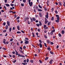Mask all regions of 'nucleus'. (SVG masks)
Wrapping results in <instances>:
<instances>
[{
  "label": "nucleus",
  "mask_w": 65,
  "mask_h": 65,
  "mask_svg": "<svg viewBox=\"0 0 65 65\" xmlns=\"http://www.w3.org/2000/svg\"><path fill=\"white\" fill-rule=\"evenodd\" d=\"M56 17H57V20H55V22H57V23L59 22V20H60V17H59V16L58 15L56 14L55 15Z\"/></svg>",
  "instance_id": "1"
},
{
  "label": "nucleus",
  "mask_w": 65,
  "mask_h": 65,
  "mask_svg": "<svg viewBox=\"0 0 65 65\" xmlns=\"http://www.w3.org/2000/svg\"><path fill=\"white\" fill-rule=\"evenodd\" d=\"M30 1H31V0H28V3L29 4V5L30 6H32V4H33V3L31 2H30Z\"/></svg>",
  "instance_id": "2"
},
{
  "label": "nucleus",
  "mask_w": 65,
  "mask_h": 65,
  "mask_svg": "<svg viewBox=\"0 0 65 65\" xmlns=\"http://www.w3.org/2000/svg\"><path fill=\"white\" fill-rule=\"evenodd\" d=\"M16 55H18V56H19L20 57H23V58H24V57H25V56L22 55H21L20 54H17V53H15Z\"/></svg>",
  "instance_id": "3"
},
{
  "label": "nucleus",
  "mask_w": 65,
  "mask_h": 65,
  "mask_svg": "<svg viewBox=\"0 0 65 65\" xmlns=\"http://www.w3.org/2000/svg\"><path fill=\"white\" fill-rule=\"evenodd\" d=\"M47 26L45 25H44L43 26V28H44L45 30H46L47 29H48V27H46Z\"/></svg>",
  "instance_id": "4"
},
{
  "label": "nucleus",
  "mask_w": 65,
  "mask_h": 65,
  "mask_svg": "<svg viewBox=\"0 0 65 65\" xmlns=\"http://www.w3.org/2000/svg\"><path fill=\"white\" fill-rule=\"evenodd\" d=\"M24 41H25L24 42L26 44H28L29 43V41L26 40H24Z\"/></svg>",
  "instance_id": "5"
},
{
  "label": "nucleus",
  "mask_w": 65,
  "mask_h": 65,
  "mask_svg": "<svg viewBox=\"0 0 65 65\" xmlns=\"http://www.w3.org/2000/svg\"><path fill=\"white\" fill-rule=\"evenodd\" d=\"M47 23H48L47 20L46 18H45V24H46Z\"/></svg>",
  "instance_id": "6"
},
{
  "label": "nucleus",
  "mask_w": 65,
  "mask_h": 65,
  "mask_svg": "<svg viewBox=\"0 0 65 65\" xmlns=\"http://www.w3.org/2000/svg\"><path fill=\"white\" fill-rule=\"evenodd\" d=\"M7 23L8 26H10V21H7Z\"/></svg>",
  "instance_id": "7"
},
{
  "label": "nucleus",
  "mask_w": 65,
  "mask_h": 65,
  "mask_svg": "<svg viewBox=\"0 0 65 65\" xmlns=\"http://www.w3.org/2000/svg\"><path fill=\"white\" fill-rule=\"evenodd\" d=\"M53 60L52 59H51L49 61V63L50 64H52L53 63Z\"/></svg>",
  "instance_id": "8"
},
{
  "label": "nucleus",
  "mask_w": 65,
  "mask_h": 65,
  "mask_svg": "<svg viewBox=\"0 0 65 65\" xmlns=\"http://www.w3.org/2000/svg\"><path fill=\"white\" fill-rule=\"evenodd\" d=\"M12 62L13 63H15L17 62V60H16V59H13Z\"/></svg>",
  "instance_id": "9"
},
{
  "label": "nucleus",
  "mask_w": 65,
  "mask_h": 65,
  "mask_svg": "<svg viewBox=\"0 0 65 65\" xmlns=\"http://www.w3.org/2000/svg\"><path fill=\"white\" fill-rule=\"evenodd\" d=\"M39 15L40 16V17L41 18L42 17V14L41 13V12H39Z\"/></svg>",
  "instance_id": "10"
},
{
  "label": "nucleus",
  "mask_w": 65,
  "mask_h": 65,
  "mask_svg": "<svg viewBox=\"0 0 65 65\" xmlns=\"http://www.w3.org/2000/svg\"><path fill=\"white\" fill-rule=\"evenodd\" d=\"M39 45H40V47L41 48V47H42V45L41 43H39Z\"/></svg>",
  "instance_id": "11"
},
{
  "label": "nucleus",
  "mask_w": 65,
  "mask_h": 65,
  "mask_svg": "<svg viewBox=\"0 0 65 65\" xmlns=\"http://www.w3.org/2000/svg\"><path fill=\"white\" fill-rule=\"evenodd\" d=\"M6 42V40L5 39H4L3 40V43H4V44Z\"/></svg>",
  "instance_id": "12"
},
{
  "label": "nucleus",
  "mask_w": 65,
  "mask_h": 65,
  "mask_svg": "<svg viewBox=\"0 0 65 65\" xmlns=\"http://www.w3.org/2000/svg\"><path fill=\"white\" fill-rule=\"evenodd\" d=\"M48 58H49L48 57H46L44 59V60L46 61V60H48Z\"/></svg>",
  "instance_id": "13"
},
{
  "label": "nucleus",
  "mask_w": 65,
  "mask_h": 65,
  "mask_svg": "<svg viewBox=\"0 0 65 65\" xmlns=\"http://www.w3.org/2000/svg\"><path fill=\"white\" fill-rule=\"evenodd\" d=\"M9 43V42H8L7 41H6V42H5V43H4L5 44H6V45H7V44H8Z\"/></svg>",
  "instance_id": "14"
},
{
  "label": "nucleus",
  "mask_w": 65,
  "mask_h": 65,
  "mask_svg": "<svg viewBox=\"0 0 65 65\" xmlns=\"http://www.w3.org/2000/svg\"><path fill=\"white\" fill-rule=\"evenodd\" d=\"M32 19L35 22L36 21V19L34 17L32 18Z\"/></svg>",
  "instance_id": "15"
},
{
  "label": "nucleus",
  "mask_w": 65,
  "mask_h": 65,
  "mask_svg": "<svg viewBox=\"0 0 65 65\" xmlns=\"http://www.w3.org/2000/svg\"><path fill=\"white\" fill-rule=\"evenodd\" d=\"M39 25H40V26H41V25H42V23H41V22L40 21H39Z\"/></svg>",
  "instance_id": "16"
},
{
  "label": "nucleus",
  "mask_w": 65,
  "mask_h": 65,
  "mask_svg": "<svg viewBox=\"0 0 65 65\" xmlns=\"http://www.w3.org/2000/svg\"><path fill=\"white\" fill-rule=\"evenodd\" d=\"M22 64H23L24 65H27V62H26L25 63H24L23 62H22Z\"/></svg>",
  "instance_id": "17"
},
{
  "label": "nucleus",
  "mask_w": 65,
  "mask_h": 65,
  "mask_svg": "<svg viewBox=\"0 0 65 65\" xmlns=\"http://www.w3.org/2000/svg\"><path fill=\"white\" fill-rule=\"evenodd\" d=\"M38 11H42V10L41 9H37Z\"/></svg>",
  "instance_id": "18"
},
{
  "label": "nucleus",
  "mask_w": 65,
  "mask_h": 65,
  "mask_svg": "<svg viewBox=\"0 0 65 65\" xmlns=\"http://www.w3.org/2000/svg\"><path fill=\"white\" fill-rule=\"evenodd\" d=\"M17 29H18V30H20V26L18 25L17 26Z\"/></svg>",
  "instance_id": "19"
},
{
  "label": "nucleus",
  "mask_w": 65,
  "mask_h": 65,
  "mask_svg": "<svg viewBox=\"0 0 65 65\" xmlns=\"http://www.w3.org/2000/svg\"><path fill=\"white\" fill-rule=\"evenodd\" d=\"M58 4H59L60 6H62V4L60 2H58Z\"/></svg>",
  "instance_id": "20"
},
{
  "label": "nucleus",
  "mask_w": 65,
  "mask_h": 65,
  "mask_svg": "<svg viewBox=\"0 0 65 65\" xmlns=\"http://www.w3.org/2000/svg\"><path fill=\"white\" fill-rule=\"evenodd\" d=\"M47 43H48V44H49L50 43V42L49 40H47Z\"/></svg>",
  "instance_id": "21"
},
{
  "label": "nucleus",
  "mask_w": 65,
  "mask_h": 65,
  "mask_svg": "<svg viewBox=\"0 0 65 65\" xmlns=\"http://www.w3.org/2000/svg\"><path fill=\"white\" fill-rule=\"evenodd\" d=\"M64 33H65V32H64V30H62L61 33L62 34H64Z\"/></svg>",
  "instance_id": "22"
},
{
  "label": "nucleus",
  "mask_w": 65,
  "mask_h": 65,
  "mask_svg": "<svg viewBox=\"0 0 65 65\" xmlns=\"http://www.w3.org/2000/svg\"><path fill=\"white\" fill-rule=\"evenodd\" d=\"M51 21H50L48 23L47 25H50L51 24Z\"/></svg>",
  "instance_id": "23"
},
{
  "label": "nucleus",
  "mask_w": 65,
  "mask_h": 65,
  "mask_svg": "<svg viewBox=\"0 0 65 65\" xmlns=\"http://www.w3.org/2000/svg\"><path fill=\"white\" fill-rule=\"evenodd\" d=\"M34 61V60H31L30 61V62L31 63H33V62Z\"/></svg>",
  "instance_id": "24"
},
{
  "label": "nucleus",
  "mask_w": 65,
  "mask_h": 65,
  "mask_svg": "<svg viewBox=\"0 0 65 65\" xmlns=\"http://www.w3.org/2000/svg\"><path fill=\"white\" fill-rule=\"evenodd\" d=\"M5 28L6 29H8V25H7L6 26Z\"/></svg>",
  "instance_id": "25"
},
{
  "label": "nucleus",
  "mask_w": 65,
  "mask_h": 65,
  "mask_svg": "<svg viewBox=\"0 0 65 65\" xmlns=\"http://www.w3.org/2000/svg\"><path fill=\"white\" fill-rule=\"evenodd\" d=\"M50 54H52V55H54V52H52V51H50Z\"/></svg>",
  "instance_id": "26"
},
{
  "label": "nucleus",
  "mask_w": 65,
  "mask_h": 65,
  "mask_svg": "<svg viewBox=\"0 0 65 65\" xmlns=\"http://www.w3.org/2000/svg\"><path fill=\"white\" fill-rule=\"evenodd\" d=\"M5 5H6V6H10V5H9V4H5Z\"/></svg>",
  "instance_id": "27"
},
{
  "label": "nucleus",
  "mask_w": 65,
  "mask_h": 65,
  "mask_svg": "<svg viewBox=\"0 0 65 65\" xmlns=\"http://www.w3.org/2000/svg\"><path fill=\"white\" fill-rule=\"evenodd\" d=\"M32 36L33 37H35V35H34V33L32 32Z\"/></svg>",
  "instance_id": "28"
},
{
  "label": "nucleus",
  "mask_w": 65,
  "mask_h": 65,
  "mask_svg": "<svg viewBox=\"0 0 65 65\" xmlns=\"http://www.w3.org/2000/svg\"><path fill=\"white\" fill-rule=\"evenodd\" d=\"M30 19L31 22L32 23V22H33V20H32V18L30 17Z\"/></svg>",
  "instance_id": "29"
},
{
  "label": "nucleus",
  "mask_w": 65,
  "mask_h": 65,
  "mask_svg": "<svg viewBox=\"0 0 65 65\" xmlns=\"http://www.w3.org/2000/svg\"><path fill=\"white\" fill-rule=\"evenodd\" d=\"M3 50H7V48H5L4 47H3L2 48Z\"/></svg>",
  "instance_id": "30"
},
{
  "label": "nucleus",
  "mask_w": 65,
  "mask_h": 65,
  "mask_svg": "<svg viewBox=\"0 0 65 65\" xmlns=\"http://www.w3.org/2000/svg\"><path fill=\"white\" fill-rule=\"evenodd\" d=\"M19 51H20V53H23V51L21 50L20 49H19Z\"/></svg>",
  "instance_id": "31"
},
{
  "label": "nucleus",
  "mask_w": 65,
  "mask_h": 65,
  "mask_svg": "<svg viewBox=\"0 0 65 65\" xmlns=\"http://www.w3.org/2000/svg\"><path fill=\"white\" fill-rule=\"evenodd\" d=\"M38 6L39 8H42V7L40 6V5H38Z\"/></svg>",
  "instance_id": "32"
},
{
  "label": "nucleus",
  "mask_w": 65,
  "mask_h": 65,
  "mask_svg": "<svg viewBox=\"0 0 65 65\" xmlns=\"http://www.w3.org/2000/svg\"><path fill=\"white\" fill-rule=\"evenodd\" d=\"M20 18V17H18L17 18H16V20H19V19Z\"/></svg>",
  "instance_id": "33"
},
{
  "label": "nucleus",
  "mask_w": 65,
  "mask_h": 65,
  "mask_svg": "<svg viewBox=\"0 0 65 65\" xmlns=\"http://www.w3.org/2000/svg\"><path fill=\"white\" fill-rule=\"evenodd\" d=\"M58 35L59 36V37H61L62 36V35H61V34L59 33L58 34Z\"/></svg>",
  "instance_id": "34"
},
{
  "label": "nucleus",
  "mask_w": 65,
  "mask_h": 65,
  "mask_svg": "<svg viewBox=\"0 0 65 65\" xmlns=\"http://www.w3.org/2000/svg\"><path fill=\"white\" fill-rule=\"evenodd\" d=\"M29 59L27 58V60H26V62L27 63H28L29 62Z\"/></svg>",
  "instance_id": "35"
},
{
  "label": "nucleus",
  "mask_w": 65,
  "mask_h": 65,
  "mask_svg": "<svg viewBox=\"0 0 65 65\" xmlns=\"http://www.w3.org/2000/svg\"><path fill=\"white\" fill-rule=\"evenodd\" d=\"M44 36L45 38H47V36H46L45 35H44Z\"/></svg>",
  "instance_id": "36"
},
{
  "label": "nucleus",
  "mask_w": 65,
  "mask_h": 65,
  "mask_svg": "<svg viewBox=\"0 0 65 65\" xmlns=\"http://www.w3.org/2000/svg\"><path fill=\"white\" fill-rule=\"evenodd\" d=\"M44 45L45 47H47V45H46V43H44Z\"/></svg>",
  "instance_id": "37"
},
{
  "label": "nucleus",
  "mask_w": 65,
  "mask_h": 65,
  "mask_svg": "<svg viewBox=\"0 0 65 65\" xmlns=\"http://www.w3.org/2000/svg\"><path fill=\"white\" fill-rule=\"evenodd\" d=\"M17 34H19L21 33V32H20L19 31H17Z\"/></svg>",
  "instance_id": "38"
},
{
  "label": "nucleus",
  "mask_w": 65,
  "mask_h": 65,
  "mask_svg": "<svg viewBox=\"0 0 65 65\" xmlns=\"http://www.w3.org/2000/svg\"><path fill=\"white\" fill-rule=\"evenodd\" d=\"M3 56L4 58H6V57H7L6 56L4 55H3Z\"/></svg>",
  "instance_id": "39"
},
{
  "label": "nucleus",
  "mask_w": 65,
  "mask_h": 65,
  "mask_svg": "<svg viewBox=\"0 0 65 65\" xmlns=\"http://www.w3.org/2000/svg\"><path fill=\"white\" fill-rule=\"evenodd\" d=\"M55 29H53V30H52L51 31V32H52L53 33V32H55Z\"/></svg>",
  "instance_id": "40"
},
{
  "label": "nucleus",
  "mask_w": 65,
  "mask_h": 65,
  "mask_svg": "<svg viewBox=\"0 0 65 65\" xmlns=\"http://www.w3.org/2000/svg\"><path fill=\"white\" fill-rule=\"evenodd\" d=\"M39 41L40 43H42V41H41V40H39Z\"/></svg>",
  "instance_id": "41"
},
{
  "label": "nucleus",
  "mask_w": 65,
  "mask_h": 65,
  "mask_svg": "<svg viewBox=\"0 0 65 65\" xmlns=\"http://www.w3.org/2000/svg\"><path fill=\"white\" fill-rule=\"evenodd\" d=\"M55 13H56V14H57L58 13V11H57V10H56L55 11Z\"/></svg>",
  "instance_id": "42"
},
{
  "label": "nucleus",
  "mask_w": 65,
  "mask_h": 65,
  "mask_svg": "<svg viewBox=\"0 0 65 65\" xmlns=\"http://www.w3.org/2000/svg\"><path fill=\"white\" fill-rule=\"evenodd\" d=\"M10 5L11 6H14V4H10Z\"/></svg>",
  "instance_id": "43"
},
{
  "label": "nucleus",
  "mask_w": 65,
  "mask_h": 65,
  "mask_svg": "<svg viewBox=\"0 0 65 65\" xmlns=\"http://www.w3.org/2000/svg\"><path fill=\"white\" fill-rule=\"evenodd\" d=\"M25 40H29V39L27 38H25Z\"/></svg>",
  "instance_id": "44"
},
{
  "label": "nucleus",
  "mask_w": 65,
  "mask_h": 65,
  "mask_svg": "<svg viewBox=\"0 0 65 65\" xmlns=\"http://www.w3.org/2000/svg\"><path fill=\"white\" fill-rule=\"evenodd\" d=\"M21 5L22 6H24V4H23L21 3Z\"/></svg>",
  "instance_id": "45"
},
{
  "label": "nucleus",
  "mask_w": 65,
  "mask_h": 65,
  "mask_svg": "<svg viewBox=\"0 0 65 65\" xmlns=\"http://www.w3.org/2000/svg\"><path fill=\"white\" fill-rule=\"evenodd\" d=\"M36 25H37V26L38 27H39V26H40V25L39 24H36Z\"/></svg>",
  "instance_id": "46"
},
{
  "label": "nucleus",
  "mask_w": 65,
  "mask_h": 65,
  "mask_svg": "<svg viewBox=\"0 0 65 65\" xmlns=\"http://www.w3.org/2000/svg\"><path fill=\"white\" fill-rule=\"evenodd\" d=\"M50 34L51 35H53V32H52V31L50 32Z\"/></svg>",
  "instance_id": "47"
},
{
  "label": "nucleus",
  "mask_w": 65,
  "mask_h": 65,
  "mask_svg": "<svg viewBox=\"0 0 65 65\" xmlns=\"http://www.w3.org/2000/svg\"><path fill=\"white\" fill-rule=\"evenodd\" d=\"M39 61L40 63H42V61H41V60H39Z\"/></svg>",
  "instance_id": "48"
},
{
  "label": "nucleus",
  "mask_w": 65,
  "mask_h": 65,
  "mask_svg": "<svg viewBox=\"0 0 65 65\" xmlns=\"http://www.w3.org/2000/svg\"><path fill=\"white\" fill-rule=\"evenodd\" d=\"M47 50H49L50 51L51 50L50 48H47Z\"/></svg>",
  "instance_id": "49"
},
{
  "label": "nucleus",
  "mask_w": 65,
  "mask_h": 65,
  "mask_svg": "<svg viewBox=\"0 0 65 65\" xmlns=\"http://www.w3.org/2000/svg\"><path fill=\"white\" fill-rule=\"evenodd\" d=\"M48 15H45V17H46V18H48Z\"/></svg>",
  "instance_id": "50"
},
{
  "label": "nucleus",
  "mask_w": 65,
  "mask_h": 65,
  "mask_svg": "<svg viewBox=\"0 0 65 65\" xmlns=\"http://www.w3.org/2000/svg\"><path fill=\"white\" fill-rule=\"evenodd\" d=\"M26 48V47L25 46H24L23 47V49H25V48Z\"/></svg>",
  "instance_id": "51"
},
{
  "label": "nucleus",
  "mask_w": 65,
  "mask_h": 65,
  "mask_svg": "<svg viewBox=\"0 0 65 65\" xmlns=\"http://www.w3.org/2000/svg\"><path fill=\"white\" fill-rule=\"evenodd\" d=\"M23 2H24V3H25L26 2V0H23Z\"/></svg>",
  "instance_id": "52"
},
{
  "label": "nucleus",
  "mask_w": 65,
  "mask_h": 65,
  "mask_svg": "<svg viewBox=\"0 0 65 65\" xmlns=\"http://www.w3.org/2000/svg\"><path fill=\"white\" fill-rule=\"evenodd\" d=\"M54 8H52L51 9V11H52L53 12V11H54Z\"/></svg>",
  "instance_id": "53"
},
{
  "label": "nucleus",
  "mask_w": 65,
  "mask_h": 65,
  "mask_svg": "<svg viewBox=\"0 0 65 65\" xmlns=\"http://www.w3.org/2000/svg\"><path fill=\"white\" fill-rule=\"evenodd\" d=\"M3 25H4V26H5V25H6V23L5 22H4L3 23Z\"/></svg>",
  "instance_id": "54"
},
{
  "label": "nucleus",
  "mask_w": 65,
  "mask_h": 65,
  "mask_svg": "<svg viewBox=\"0 0 65 65\" xmlns=\"http://www.w3.org/2000/svg\"><path fill=\"white\" fill-rule=\"evenodd\" d=\"M38 32H40V29L38 28Z\"/></svg>",
  "instance_id": "55"
},
{
  "label": "nucleus",
  "mask_w": 65,
  "mask_h": 65,
  "mask_svg": "<svg viewBox=\"0 0 65 65\" xmlns=\"http://www.w3.org/2000/svg\"><path fill=\"white\" fill-rule=\"evenodd\" d=\"M54 20V17H52L51 18V20L53 21Z\"/></svg>",
  "instance_id": "56"
},
{
  "label": "nucleus",
  "mask_w": 65,
  "mask_h": 65,
  "mask_svg": "<svg viewBox=\"0 0 65 65\" xmlns=\"http://www.w3.org/2000/svg\"><path fill=\"white\" fill-rule=\"evenodd\" d=\"M23 62L24 63H26V60H23Z\"/></svg>",
  "instance_id": "57"
},
{
  "label": "nucleus",
  "mask_w": 65,
  "mask_h": 65,
  "mask_svg": "<svg viewBox=\"0 0 65 65\" xmlns=\"http://www.w3.org/2000/svg\"><path fill=\"white\" fill-rule=\"evenodd\" d=\"M9 31H11V28L10 27L9 29Z\"/></svg>",
  "instance_id": "58"
},
{
  "label": "nucleus",
  "mask_w": 65,
  "mask_h": 65,
  "mask_svg": "<svg viewBox=\"0 0 65 65\" xmlns=\"http://www.w3.org/2000/svg\"><path fill=\"white\" fill-rule=\"evenodd\" d=\"M63 6L65 7V2H64V3L63 4Z\"/></svg>",
  "instance_id": "59"
},
{
  "label": "nucleus",
  "mask_w": 65,
  "mask_h": 65,
  "mask_svg": "<svg viewBox=\"0 0 65 65\" xmlns=\"http://www.w3.org/2000/svg\"><path fill=\"white\" fill-rule=\"evenodd\" d=\"M12 40H13V39H10V41H12Z\"/></svg>",
  "instance_id": "60"
},
{
  "label": "nucleus",
  "mask_w": 65,
  "mask_h": 65,
  "mask_svg": "<svg viewBox=\"0 0 65 65\" xmlns=\"http://www.w3.org/2000/svg\"><path fill=\"white\" fill-rule=\"evenodd\" d=\"M50 43L51 44H54V43H53V42H50Z\"/></svg>",
  "instance_id": "61"
},
{
  "label": "nucleus",
  "mask_w": 65,
  "mask_h": 65,
  "mask_svg": "<svg viewBox=\"0 0 65 65\" xmlns=\"http://www.w3.org/2000/svg\"><path fill=\"white\" fill-rule=\"evenodd\" d=\"M14 18H16V17H17V15H15V14H14Z\"/></svg>",
  "instance_id": "62"
},
{
  "label": "nucleus",
  "mask_w": 65,
  "mask_h": 65,
  "mask_svg": "<svg viewBox=\"0 0 65 65\" xmlns=\"http://www.w3.org/2000/svg\"><path fill=\"white\" fill-rule=\"evenodd\" d=\"M23 41H21V42H20V43H21V44H22V43H23Z\"/></svg>",
  "instance_id": "63"
},
{
  "label": "nucleus",
  "mask_w": 65,
  "mask_h": 65,
  "mask_svg": "<svg viewBox=\"0 0 65 65\" xmlns=\"http://www.w3.org/2000/svg\"><path fill=\"white\" fill-rule=\"evenodd\" d=\"M6 32V30H4L3 31V32Z\"/></svg>",
  "instance_id": "64"
}]
</instances>
